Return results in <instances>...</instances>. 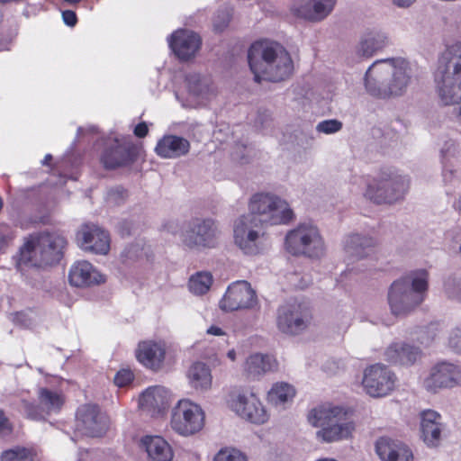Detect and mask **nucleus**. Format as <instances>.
Returning <instances> with one entry per match:
<instances>
[{
  "mask_svg": "<svg viewBox=\"0 0 461 461\" xmlns=\"http://www.w3.org/2000/svg\"><path fill=\"white\" fill-rule=\"evenodd\" d=\"M411 82L410 63L402 57L378 59L365 75L366 91L379 98L402 95Z\"/></svg>",
  "mask_w": 461,
  "mask_h": 461,
  "instance_id": "obj_1",
  "label": "nucleus"
},
{
  "mask_svg": "<svg viewBox=\"0 0 461 461\" xmlns=\"http://www.w3.org/2000/svg\"><path fill=\"white\" fill-rule=\"evenodd\" d=\"M249 68L258 83L262 80L280 82L288 78L294 71V63L289 52L280 43L259 40L248 50Z\"/></svg>",
  "mask_w": 461,
  "mask_h": 461,
  "instance_id": "obj_2",
  "label": "nucleus"
},
{
  "mask_svg": "<svg viewBox=\"0 0 461 461\" xmlns=\"http://www.w3.org/2000/svg\"><path fill=\"white\" fill-rule=\"evenodd\" d=\"M434 82L441 104H459L454 108L453 116L461 126V41L451 46L439 59Z\"/></svg>",
  "mask_w": 461,
  "mask_h": 461,
  "instance_id": "obj_3",
  "label": "nucleus"
},
{
  "mask_svg": "<svg viewBox=\"0 0 461 461\" xmlns=\"http://www.w3.org/2000/svg\"><path fill=\"white\" fill-rule=\"evenodd\" d=\"M429 273L425 269L411 271L390 285L387 294L391 312L406 315L420 305L428 293Z\"/></svg>",
  "mask_w": 461,
  "mask_h": 461,
  "instance_id": "obj_4",
  "label": "nucleus"
},
{
  "mask_svg": "<svg viewBox=\"0 0 461 461\" xmlns=\"http://www.w3.org/2000/svg\"><path fill=\"white\" fill-rule=\"evenodd\" d=\"M67 240L59 232H40L30 235L20 248L17 267L52 265L59 261Z\"/></svg>",
  "mask_w": 461,
  "mask_h": 461,
  "instance_id": "obj_5",
  "label": "nucleus"
},
{
  "mask_svg": "<svg viewBox=\"0 0 461 461\" xmlns=\"http://www.w3.org/2000/svg\"><path fill=\"white\" fill-rule=\"evenodd\" d=\"M308 421L312 426L320 428L316 438L325 443L347 439L354 430V423L348 416V411L340 406H318L309 412Z\"/></svg>",
  "mask_w": 461,
  "mask_h": 461,
  "instance_id": "obj_6",
  "label": "nucleus"
},
{
  "mask_svg": "<svg viewBox=\"0 0 461 461\" xmlns=\"http://www.w3.org/2000/svg\"><path fill=\"white\" fill-rule=\"evenodd\" d=\"M410 183L409 176L386 168L374 180V185H367L364 196L376 204H393L404 199Z\"/></svg>",
  "mask_w": 461,
  "mask_h": 461,
  "instance_id": "obj_7",
  "label": "nucleus"
},
{
  "mask_svg": "<svg viewBox=\"0 0 461 461\" xmlns=\"http://www.w3.org/2000/svg\"><path fill=\"white\" fill-rule=\"evenodd\" d=\"M285 249L294 256L320 258L325 253L324 240L312 223H301L285 236Z\"/></svg>",
  "mask_w": 461,
  "mask_h": 461,
  "instance_id": "obj_8",
  "label": "nucleus"
},
{
  "mask_svg": "<svg viewBox=\"0 0 461 461\" xmlns=\"http://www.w3.org/2000/svg\"><path fill=\"white\" fill-rule=\"evenodd\" d=\"M249 213L255 215L261 225L286 224L294 218V212L289 204L280 197L259 193L254 194L249 202Z\"/></svg>",
  "mask_w": 461,
  "mask_h": 461,
  "instance_id": "obj_9",
  "label": "nucleus"
},
{
  "mask_svg": "<svg viewBox=\"0 0 461 461\" xmlns=\"http://www.w3.org/2000/svg\"><path fill=\"white\" fill-rule=\"evenodd\" d=\"M219 229L210 217H193L185 221L180 232L182 244L192 250L215 248L218 242Z\"/></svg>",
  "mask_w": 461,
  "mask_h": 461,
  "instance_id": "obj_10",
  "label": "nucleus"
},
{
  "mask_svg": "<svg viewBox=\"0 0 461 461\" xmlns=\"http://www.w3.org/2000/svg\"><path fill=\"white\" fill-rule=\"evenodd\" d=\"M255 215H242L234 221L235 244L246 255H258L266 249V237Z\"/></svg>",
  "mask_w": 461,
  "mask_h": 461,
  "instance_id": "obj_11",
  "label": "nucleus"
},
{
  "mask_svg": "<svg viewBox=\"0 0 461 461\" xmlns=\"http://www.w3.org/2000/svg\"><path fill=\"white\" fill-rule=\"evenodd\" d=\"M461 383V367L456 362L440 360L429 366L420 376V384L430 393L451 389Z\"/></svg>",
  "mask_w": 461,
  "mask_h": 461,
  "instance_id": "obj_12",
  "label": "nucleus"
},
{
  "mask_svg": "<svg viewBox=\"0 0 461 461\" xmlns=\"http://www.w3.org/2000/svg\"><path fill=\"white\" fill-rule=\"evenodd\" d=\"M38 403L21 399L20 409L26 418L32 420H45L48 417L58 414L65 402L62 393L47 387H38Z\"/></svg>",
  "mask_w": 461,
  "mask_h": 461,
  "instance_id": "obj_13",
  "label": "nucleus"
},
{
  "mask_svg": "<svg viewBox=\"0 0 461 461\" xmlns=\"http://www.w3.org/2000/svg\"><path fill=\"white\" fill-rule=\"evenodd\" d=\"M203 425L204 413L198 404L184 399L172 409L170 426L177 434L185 437L194 435Z\"/></svg>",
  "mask_w": 461,
  "mask_h": 461,
  "instance_id": "obj_14",
  "label": "nucleus"
},
{
  "mask_svg": "<svg viewBox=\"0 0 461 461\" xmlns=\"http://www.w3.org/2000/svg\"><path fill=\"white\" fill-rule=\"evenodd\" d=\"M138 155V148L131 137H113L105 140L101 163L106 169H113L131 163Z\"/></svg>",
  "mask_w": 461,
  "mask_h": 461,
  "instance_id": "obj_15",
  "label": "nucleus"
},
{
  "mask_svg": "<svg viewBox=\"0 0 461 461\" xmlns=\"http://www.w3.org/2000/svg\"><path fill=\"white\" fill-rule=\"evenodd\" d=\"M258 304L256 292L250 284L245 280L230 284L221 301L220 307L223 311L233 312L243 309H252Z\"/></svg>",
  "mask_w": 461,
  "mask_h": 461,
  "instance_id": "obj_16",
  "label": "nucleus"
},
{
  "mask_svg": "<svg viewBox=\"0 0 461 461\" xmlns=\"http://www.w3.org/2000/svg\"><path fill=\"white\" fill-rule=\"evenodd\" d=\"M309 321V311L300 303H286L277 310V327L283 333L299 334L307 328Z\"/></svg>",
  "mask_w": 461,
  "mask_h": 461,
  "instance_id": "obj_17",
  "label": "nucleus"
},
{
  "mask_svg": "<svg viewBox=\"0 0 461 461\" xmlns=\"http://www.w3.org/2000/svg\"><path fill=\"white\" fill-rule=\"evenodd\" d=\"M230 406L238 416L251 423L263 424L268 420L266 409L253 393H240L233 395Z\"/></svg>",
  "mask_w": 461,
  "mask_h": 461,
  "instance_id": "obj_18",
  "label": "nucleus"
},
{
  "mask_svg": "<svg viewBox=\"0 0 461 461\" xmlns=\"http://www.w3.org/2000/svg\"><path fill=\"white\" fill-rule=\"evenodd\" d=\"M108 427L105 414L94 404H85L77 409L76 429L88 437L103 436Z\"/></svg>",
  "mask_w": 461,
  "mask_h": 461,
  "instance_id": "obj_19",
  "label": "nucleus"
},
{
  "mask_svg": "<svg viewBox=\"0 0 461 461\" xmlns=\"http://www.w3.org/2000/svg\"><path fill=\"white\" fill-rule=\"evenodd\" d=\"M394 374L385 366L375 364L365 370L363 385L373 397L387 395L394 387Z\"/></svg>",
  "mask_w": 461,
  "mask_h": 461,
  "instance_id": "obj_20",
  "label": "nucleus"
},
{
  "mask_svg": "<svg viewBox=\"0 0 461 461\" xmlns=\"http://www.w3.org/2000/svg\"><path fill=\"white\" fill-rule=\"evenodd\" d=\"M77 242L85 251L105 255L110 249L107 231L95 224H84L77 232Z\"/></svg>",
  "mask_w": 461,
  "mask_h": 461,
  "instance_id": "obj_21",
  "label": "nucleus"
},
{
  "mask_svg": "<svg viewBox=\"0 0 461 461\" xmlns=\"http://www.w3.org/2000/svg\"><path fill=\"white\" fill-rule=\"evenodd\" d=\"M168 45L179 60L189 61L200 50L202 40L197 33L190 30L179 29L170 35Z\"/></svg>",
  "mask_w": 461,
  "mask_h": 461,
  "instance_id": "obj_22",
  "label": "nucleus"
},
{
  "mask_svg": "<svg viewBox=\"0 0 461 461\" xmlns=\"http://www.w3.org/2000/svg\"><path fill=\"white\" fill-rule=\"evenodd\" d=\"M337 0H296L291 7L298 18L310 22H321L334 9Z\"/></svg>",
  "mask_w": 461,
  "mask_h": 461,
  "instance_id": "obj_23",
  "label": "nucleus"
},
{
  "mask_svg": "<svg viewBox=\"0 0 461 461\" xmlns=\"http://www.w3.org/2000/svg\"><path fill=\"white\" fill-rule=\"evenodd\" d=\"M172 401V392L166 386H149L146 388V416L155 420L164 418Z\"/></svg>",
  "mask_w": 461,
  "mask_h": 461,
  "instance_id": "obj_24",
  "label": "nucleus"
},
{
  "mask_svg": "<svg viewBox=\"0 0 461 461\" xmlns=\"http://www.w3.org/2000/svg\"><path fill=\"white\" fill-rule=\"evenodd\" d=\"M420 437L424 443L429 447H438L441 440L442 432L446 424L440 413L434 410H424L420 412Z\"/></svg>",
  "mask_w": 461,
  "mask_h": 461,
  "instance_id": "obj_25",
  "label": "nucleus"
},
{
  "mask_svg": "<svg viewBox=\"0 0 461 461\" xmlns=\"http://www.w3.org/2000/svg\"><path fill=\"white\" fill-rule=\"evenodd\" d=\"M375 453L381 461H413L412 450L405 443L387 437L375 442Z\"/></svg>",
  "mask_w": 461,
  "mask_h": 461,
  "instance_id": "obj_26",
  "label": "nucleus"
},
{
  "mask_svg": "<svg viewBox=\"0 0 461 461\" xmlns=\"http://www.w3.org/2000/svg\"><path fill=\"white\" fill-rule=\"evenodd\" d=\"M69 283L77 287L99 285L105 281L104 276L88 261L74 263L68 273Z\"/></svg>",
  "mask_w": 461,
  "mask_h": 461,
  "instance_id": "obj_27",
  "label": "nucleus"
},
{
  "mask_svg": "<svg viewBox=\"0 0 461 461\" xmlns=\"http://www.w3.org/2000/svg\"><path fill=\"white\" fill-rule=\"evenodd\" d=\"M421 356L420 348L407 343H392L384 351V358L392 364L413 365Z\"/></svg>",
  "mask_w": 461,
  "mask_h": 461,
  "instance_id": "obj_28",
  "label": "nucleus"
},
{
  "mask_svg": "<svg viewBox=\"0 0 461 461\" xmlns=\"http://www.w3.org/2000/svg\"><path fill=\"white\" fill-rule=\"evenodd\" d=\"M388 42V36L383 30L378 28L367 29L361 36L357 54L364 58H370L383 50Z\"/></svg>",
  "mask_w": 461,
  "mask_h": 461,
  "instance_id": "obj_29",
  "label": "nucleus"
},
{
  "mask_svg": "<svg viewBox=\"0 0 461 461\" xmlns=\"http://www.w3.org/2000/svg\"><path fill=\"white\" fill-rule=\"evenodd\" d=\"M375 243V240L368 235L353 233L346 238L344 250L348 258L358 260L373 251Z\"/></svg>",
  "mask_w": 461,
  "mask_h": 461,
  "instance_id": "obj_30",
  "label": "nucleus"
},
{
  "mask_svg": "<svg viewBox=\"0 0 461 461\" xmlns=\"http://www.w3.org/2000/svg\"><path fill=\"white\" fill-rule=\"evenodd\" d=\"M190 149V143L183 137L167 135L161 139L155 150L157 154L165 158H176L185 155Z\"/></svg>",
  "mask_w": 461,
  "mask_h": 461,
  "instance_id": "obj_31",
  "label": "nucleus"
},
{
  "mask_svg": "<svg viewBox=\"0 0 461 461\" xmlns=\"http://www.w3.org/2000/svg\"><path fill=\"white\" fill-rule=\"evenodd\" d=\"M277 368V363L274 357L256 353L250 355L244 364V371L251 379H258L268 372Z\"/></svg>",
  "mask_w": 461,
  "mask_h": 461,
  "instance_id": "obj_32",
  "label": "nucleus"
},
{
  "mask_svg": "<svg viewBox=\"0 0 461 461\" xmlns=\"http://www.w3.org/2000/svg\"><path fill=\"white\" fill-rule=\"evenodd\" d=\"M166 352L164 341H146V369H149L154 373L162 371L165 367Z\"/></svg>",
  "mask_w": 461,
  "mask_h": 461,
  "instance_id": "obj_33",
  "label": "nucleus"
},
{
  "mask_svg": "<svg viewBox=\"0 0 461 461\" xmlns=\"http://www.w3.org/2000/svg\"><path fill=\"white\" fill-rule=\"evenodd\" d=\"M146 453L151 461H172L173 450L160 436L146 435Z\"/></svg>",
  "mask_w": 461,
  "mask_h": 461,
  "instance_id": "obj_34",
  "label": "nucleus"
},
{
  "mask_svg": "<svg viewBox=\"0 0 461 461\" xmlns=\"http://www.w3.org/2000/svg\"><path fill=\"white\" fill-rule=\"evenodd\" d=\"M187 378L189 384L195 390H207L212 384L210 368L203 362H195L189 367Z\"/></svg>",
  "mask_w": 461,
  "mask_h": 461,
  "instance_id": "obj_35",
  "label": "nucleus"
},
{
  "mask_svg": "<svg viewBox=\"0 0 461 461\" xmlns=\"http://www.w3.org/2000/svg\"><path fill=\"white\" fill-rule=\"evenodd\" d=\"M188 91L194 96L202 100H208L213 89L211 79L197 73H190L185 77Z\"/></svg>",
  "mask_w": 461,
  "mask_h": 461,
  "instance_id": "obj_36",
  "label": "nucleus"
},
{
  "mask_svg": "<svg viewBox=\"0 0 461 461\" xmlns=\"http://www.w3.org/2000/svg\"><path fill=\"white\" fill-rule=\"evenodd\" d=\"M295 395L294 387L284 382L276 383L268 392V401L275 406H283Z\"/></svg>",
  "mask_w": 461,
  "mask_h": 461,
  "instance_id": "obj_37",
  "label": "nucleus"
},
{
  "mask_svg": "<svg viewBox=\"0 0 461 461\" xmlns=\"http://www.w3.org/2000/svg\"><path fill=\"white\" fill-rule=\"evenodd\" d=\"M442 181L445 186L450 191L461 185V174L459 173L455 161L444 157L442 161Z\"/></svg>",
  "mask_w": 461,
  "mask_h": 461,
  "instance_id": "obj_38",
  "label": "nucleus"
},
{
  "mask_svg": "<svg viewBox=\"0 0 461 461\" xmlns=\"http://www.w3.org/2000/svg\"><path fill=\"white\" fill-rule=\"evenodd\" d=\"M212 276L208 272H198L193 275L188 283L191 293L196 295H202L207 293L212 285Z\"/></svg>",
  "mask_w": 461,
  "mask_h": 461,
  "instance_id": "obj_39",
  "label": "nucleus"
},
{
  "mask_svg": "<svg viewBox=\"0 0 461 461\" xmlns=\"http://www.w3.org/2000/svg\"><path fill=\"white\" fill-rule=\"evenodd\" d=\"M35 459L34 449L24 447H14L4 451L1 455V461H35Z\"/></svg>",
  "mask_w": 461,
  "mask_h": 461,
  "instance_id": "obj_40",
  "label": "nucleus"
},
{
  "mask_svg": "<svg viewBox=\"0 0 461 461\" xmlns=\"http://www.w3.org/2000/svg\"><path fill=\"white\" fill-rule=\"evenodd\" d=\"M443 289L448 298L461 302V272L449 275L444 280Z\"/></svg>",
  "mask_w": 461,
  "mask_h": 461,
  "instance_id": "obj_41",
  "label": "nucleus"
},
{
  "mask_svg": "<svg viewBox=\"0 0 461 461\" xmlns=\"http://www.w3.org/2000/svg\"><path fill=\"white\" fill-rule=\"evenodd\" d=\"M142 247L139 244L127 246L121 254L122 262L126 266H132L141 259Z\"/></svg>",
  "mask_w": 461,
  "mask_h": 461,
  "instance_id": "obj_42",
  "label": "nucleus"
},
{
  "mask_svg": "<svg viewBox=\"0 0 461 461\" xmlns=\"http://www.w3.org/2000/svg\"><path fill=\"white\" fill-rule=\"evenodd\" d=\"M214 461H248V458L237 448L224 447L215 455Z\"/></svg>",
  "mask_w": 461,
  "mask_h": 461,
  "instance_id": "obj_43",
  "label": "nucleus"
},
{
  "mask_svg": "<svg viewBox=\"0 0 461 461\" xmlns=\"http://www.w3.org/2000/svg\"><path fill=\"white\" fill-rule=\"evenodd\" d=\"M438 332L439 325L438 323H430L420 329L417 339L420 344L429 346L436 339Z\"/></svg>",
  "mask_w": 461,
  "mask_h": 461,
  "instance_id": "obj_44",
  "label": "nucleus"
},
{
  "mask_svg": "<svg viewBox=\"0 0 461 461\" xmlns=\"http://www.w3.org/2000/svg\"><path fill=\"white\" fill-rule=\"evenodd\" d=\"M342 122L337 119L323 120L316 125V131L324 134H333L342 129Z\"/></svg>",
  "mask_w": 461,
  "mask_h": 461,
  "instance_id": "obj_45",
  "label": "nucleus"
},
{
  "mask_svg": "<svg viewBox=\"0 0 461 461\" xmlns=\"http://www.w3.org/2000/svg\"><path fill=\"white\" fill-rule=\"evenodd\" d=\"M448 348L456 354H461V325L452 329L447 337Z\"/></svg>",
  "mask_w": 461,
  "mask_h": 461,
  "instance_id": "obj_46",
  "label": "nucleus"
},
{
  "mask_svg": "<svg viewBox=\"0 0 461 461\" xmlns=\"http://www.w3.org/2000/svg\"><path fill=\"white\" fill-rule=\"evenodd\" d=\"M230 20V14L227 8L219 10L213 21L214 30L221 32L228 25Z\"/></svg>",
  "mask_w": 461,
  "mask_h": 461,
  "instance_id": "obj_47",
  "label": "nucleus"
},
{
  "mask_svg": "<svg viewBox=\"0 0 461 461\" xmlns=\"http://www.w3.org/2000/svg\"><path fill=\"white\" fill-rule=\"evenodd\" d=\"M126 198V191L120 186L110 189L106 194V201L110 204L118 205Z\"/></svg>",
  "mask_w": 461,
  "mask_h": 461,
  "instance_id": "obj_48",
  "label": "nucleus"
},
{
  "mask_svg": "<svg viewBox=\"0 0 461 461\" xmlns=\"http://www.w3.org/2000/svg\"><path fill=\"white\" fill-rule=\"evenodd\" d=\"M134 378V375L129 368H122L114 376V384L118 387H123L130 384Z\"/></svg>",
  "mask_w": 461,
  "mask_h": 461,
  "instance_id": "obj_49",
  "label": "nucleus"
},
{
  "mask_svg": "<svg viewBox=\"0 0 461 461\" xmlns=\"http://www.w3.org/2000/svg\"><path fill=\"white\" fill-rule=\"evenodd\" d=\"M350 183L353 186L352 192H363V194L366 191L367 185H374V183H369L368 178L365 176H354Z\"/></svg>",
  "mask_w": 461,
  "mask_h": 461,
  "instance_id": "obj_50",
  "label": "nucleus"
},
{
  "mask_svg": "<svg viewBox=\"0 0 461 461\" xmlns=\"http://www.w3.org/2000/svg\"><path fill=\"white\" fill-rule=\"evenodd\" d=\"M13 426L5 415L4 411L0 410V437H5L12 433Z\"/></svg>",
  "mask_w": 461,
  "mask_h": 461,
  "instance_id": "obj_51",
  "label": "nucleus"
},
{
  "mask_svg": "<svg viewBox=\"0 0 461 461\" xmlns=\"http://www.w3.org/2000/svg\"><path fill=\"white\" fill-rule=\"evenodd\" d=\"M271 122V113L267 110L259 111L255 124L261 129L266 128Z\"/></svg>",
  "mask_w": 461,
  "mask_h": 461,
  "instance_id": "obj_52",
  "label": "nucleus"
},
{
  "mask_svg": "<svg viewBox=\"0 0 461 461\" xmlns=\"http://www.w3.org/2000/svg\"><path fill=\"white\" fill-rule=\"evenodd\" d=\"M62 19L66 25L73 27L77 24V18L74 11L66 10L62 12Z\"/></svg>",
  "mask_w": 461,
  "mask_h": 461,
  "instance_id": "obj_53",
  "label": "nucleus"
},
{
  "mask_svg": "<svg viewBox=\"0 0 461 461\" xmlns=\"http://www.w3.org/2000/svg\"><path fill=\"white\" fill-rule=\"evenodd\" d=\"M96 131H97V129L95 126H89L87 128L79 127L77 129V137L79 138L80 136L84 135L85 133H95Z\"/></svg>",
  "mask_w": 461,
  "mask_h": 461,
  "instance_id": "obj_54",
  "label": "nucleus"
},
{
  "mask_svg": "<svg viewBox=\"0 0 461 461\" xmlns=\"http://www.w3.org/2000/svg\"><path fill=\"white\" fill-rule=\"evenodd\" d=\"M134 134L140 138L144 137V122H140L136 125Z\"/></svg>",
  "mask_w": 461,
  "mask_h": 461,
  "instance_id": "obj_55",
  "label": "nucleus"
},
{
  "mask_svg": "<svg viewBox=\"0 0 461 461\" xmlns=\"http://www.w3.org/2000/svg\"><path fill=\"white\" fill-rule=\"evenodd\" d=\"M136 358L140 363H144V352L142 350V342L139 343L138 348L136 349Z\"/></svg>",
  "mask_w": 461,
  "mask_h": 461,
  "instance_id": "obj_56",
  "label": "nucleus"
},
{
  "mask_svg": "<svg viewBox=\"0 0 461 461\" xmlns=\"http://www.w3.org/2000/svg\"><path fill=\"white\" fill-rule=\"evenodd\" d=\"M398 7H409L415 0H392Z\"/></svg>",
  "mask_w": 461,
  "mask_h": 461,
  "instance_id": "obj_57",
  "label": "nucleus"
},
{
  "mask_svg": "<svg viewBox=\"0 0 461 461\" xmlns=\"http://www.w3.org/2000/svg\"><path fill=\"white\" fill-rule=\"evenodd\" d=\"M207 333L211 334V335H213V336H221V335L224 334L221 328L217 327V326H211L207 330Z\"/></svg>",
  "mask_w": 461,
  "mask_h": 461,
  "instance_id": "obj_58",
  "label": "nucleus"
},
{
  "mask_svg": "<svg viewBox=\"0 0 461 461\" xmlns=\"http://www.w3.org/2000/svg\"><path fill=\"white\" fill-rule=\"evenodd\" d=\"M128 224L127 222H121L120 225H119V230L122 233V235H130L131 233V227H126L125 225Z\"/></svg>",
  "mask_w": 461,
  "mask_h": 461,
  "instance_id": "obj_59",
  "label": "nucleus"
},
{
  "mask_svg": "<svg viewBox=\"0 0 461 461\" xmlns=\"http://www.w3.org/2000/svg\"><path fill=\"white\" fill-rule=\"evenodd\" d=\"M10 238L6 236H0V249H4L9 240Z\"/></svg>",
  "mask_w": 461,
  "mask_h": 461,
  "instance_id": "obj_60",
  "label": "nucleus"
},
{
  "mask_svg": "<svg viewBox=\"0 0 461 461\" xmlns=\"http://www.w3.org/2000/svg\"><path fill=\"white\" fill-rule=\"evenodd\" d=\"M455 209L461 214V194L454 203Z\"/></svg>",
  "mask_w": 461,
  "mask_h": 461,
  "instance_id": "obj_61",
  "label": "nucleus"
},
{
  "mask_svg": "<svg viewBox=\"0 0 461 461\" xmlns=\"http://www.w3.org/2000/svg\"><path fill=\"white\" fill-rule=\"evenodd\" d=\"M52 159V156L50 154H47L43 160L41 161L43 166H48L50 161Z\"/></svg>",
  "mask_w": 461,
  "mask_h": 461,
  "instance_id": "obj_62",
  "label": "nucleus"
},
{
  "mask_svg": "<svg viewBox=\"0 0 461 461\" xmlns=\"http://www.w3.org/2000/svg\"><path fill=\"white\" fill-rule=\"evenodd\" d=\"M227 356H228V357H229L230 360H232V361H233V360H235V358H236V352H235V350H234V349L230 350V351L228 352Z\"/></svg>",
  "mask_w": 461,
  "mask_h": 461,
  "instance_id": "obj_63",
  "label": "nucleus"
},
{
  "mask_svg": "<svg viewBox=\"0 0 461 461\" xmlns=\"http://www.w3.org/2000/svg\"><path fill=\"white\" fill-rule=\"evenodd\" d=\"M166 228H167V231H169L171 233H175L174 222H169L168 224L166 225Z\"/></svg>",
  "mask_w": 461,
  "mask_h": 461,
  "instance_id": "obj_64",
  "label": "nucleus"
}]
</instances>
